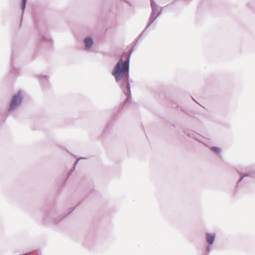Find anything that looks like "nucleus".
I'll return each mask as SVG.
<instances>
[{"mask_svg": "<svg viewBox=\"0 0 255 255\" xmlns=\"http://www.w3.org/2000/svg\"><path fill=\"white\" fill-rule=\"evenodd\" d=\"M129 69V56L127 59L123 62L121 58L115 66L112 74L115 77L117 81H119L128 77Z\"/></svg>", "mask_w": 255, "mask_h": 255, "instance_id": "f257e3e1", "label": "nucleus"}, {"mask_svg": "<svg viewBox=\"0 0 255 255\" xmlns=\"http://www.w3.org/2000/svg\"><path fill=\"white\" fill-rule=\"evenodd\" d=\"M21 97L20 93H18L14 95L11 100L10 106L9 107V110H12L14 109L18 104L20 102Z\"/></svg>", "mask_w": 255, "mask_h": 255, "instance_id": "f03ea898", "label": "nucleus"}, {"mask_svg": "<svg viewBox=\"0 0 255 255\" xmlns=\"http://www.w3.org/2000/svg\"><path fill=\"white\" fill-rule=\"evenodd\" d=\"M215 239V235L207 234L206 235V240L208 244L211 245L213 243Z\"/></svg>", "mask_w": 255, "mask_h": 255, "instance_id": "7ed1b4c3", "label": "nucleus"}, {"mask_svg": "<svg viewBox=\"0 0 255 255\" xmlns=\"http://www.w3.org/2000/svg\"><path fill=\"white\" fill-rule=\"evenodd\" d=\"M85 46L86 48H90L92 45L93 42V40L90 38H87L85 39Z\"/></svg>", "mask_w": 255, "mask_h": 255, "instance_id": "20e7f679", "label": "nucleus"}, {"mask_svg": "<svg viewBox=\"0 0 255 255\" xmlns=\"http://www.w3.org/2000/svg\"><path fill=\"white\" fill-rule=\"evenodd\" d=\"M211 149L217 153H218L220 151L219 148L216 147H212Z\"/></svg>", "mask_w": 255, "mask_h": 255, "instance_id": "39448f33", "label": "nucleus"}, {"mask_svg": "<svg viewBox=\"0 0 255 255\" xmlns=\"http://www.w3.org/2000/svg\"><path fill=\"white\" fill-rule=\"evenodd\" d=\"M26 0H22V9L25 8Z\"/></svg>", "mask_w": 255, "mask_h": 255, "instance_id": "423d86ee", "label": "nucleus"}]
</instances>
